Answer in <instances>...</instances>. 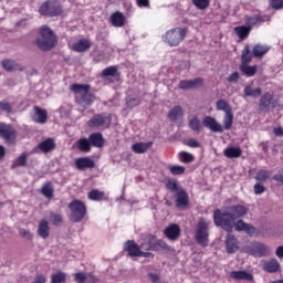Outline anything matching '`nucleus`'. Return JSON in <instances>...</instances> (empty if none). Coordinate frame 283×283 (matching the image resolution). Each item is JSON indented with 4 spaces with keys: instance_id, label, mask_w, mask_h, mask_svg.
Returning <instances> with one entry per match:
<instances>
[{
    "instance_id": "obj_63",
    "label": "nucleus",
    "mask_w": 283,
    "mask_h": 283,
    "mask_svg": "<svg viewBox=\"0 0 283 283\" xmlns=\"http://www.w3.org/2000/svg\"><path fill=\"white\" fill-rule=\"evenodd\" d=\"M264 191H266V188H264V186H262V184H255L254 185L255 196H260L261 193H264Z\"/></svg>"
},
{
    "instance_id": "obj_24",
    "label": "nucleus",
    "mask_w": 283,
    "mask_h": 283,
    "mask_svg": "<svg viewBox=\"0 0 283 283\" xmlns=\"http://www.w3.org/2000/svg\"><path fill=\"white\" fill-rule=\"evenodd\" d=\"M240 249V243L234 235L228 234L226 239V251L227 253H235Z\"/></svg>"
},
{
    "instance_id": "obj_30",
    "label": "nucleus",
    "mask_w": 283,
    "mask_h": 283,
    "mask_svg": "<svg viewBox=\"0 0 283 283\" xmlns=\"http://www.w3.org/2000/svg\"><path fill=\"white\" fill-rule=\"evenodd\" d=\"M230 277H232V280H247V282H253V274L247 272V271H232L230 273Z\"/></svg>"
},
{
    "instance_id": "obj_64",
    "label": "nucleus",
    "mask_w": 283,
    "mask_h": 283,
    "mask_svg": "<svg viewBox=\"0 0 283 283\" xmlns=\"http://www.w3.org/2000/svg\"><path fill=\"white\" fill-rule=\"evenodd\" d=\"M98 279L93 273H86V279L84 283H97Z\"/></svg>"
},
{
    "instance_id": "obj_11",
    "label": "nucleus",
    "mask_w": 283,
    "mask_h": 283,
    "mask_svg": "<svg viewBox=\"0 0 283 283\" xmlns=\"http://www.w3.org/2000/svg\"><path fill=\"white\" fill-rule=\"evenodd\" d=\"M202 125L214 134H222L224 132V127H222V124L218 123V120H216V118L211 116L203 117Z\"/></svg>"
},
{
    "instance_id": "obj_44",
    "label": "nucleus",
    "mask_w": 283,
    "mask_h": 283,
    "mask_svg": "<svg viewBox=\"0 0 283 283\" xmlns=\"http://www.w3.org/2000/svg\"><path fill=\"white\" fill-rule=\"evenodd\" d=\"M67 274L63 271H57L51 275V283H65Z\"/></svg>"
},
{
    "instance_id": "obj_47",
    "label": "nucleus",
    "mask_w": 283,
    "mask_h": 283,
    "mask_svg": "<svg viewBox=\"0 0 283 283\" xmlns=\"http://www.w3.org/2000/svg\"><path fill=\"white\" fill-rule=\"evenodd\" d=\"M188 127L192 129V132H197L200 134L202 132V124H200V119L198 117H193L192 119L189 120Z\"/></svg>"
},
{
    "instance_id": "obj_45",
    "label": "nucleus",
    "mask_w": 283,
    "mask_h": 283,
    "mask_svg": "<svg viewBox=\"0 0 283 283\" xmlns=\"http://www.w3.org/2000/svg\"><path fill=\"white\" fill-rule=\"evenodd\" d=\"M234 32L239 36V39H247V36L251 34V27H237L234 28Z\"/></svg>"
},
{
    "instance_id": "obj_25",
    "label": "nucleus",
    "mask_w": 283,
    "mask_h": 283,
    "mask_svg": "<svg viewBox=\"0 0 283 283\" xmlns=\"http://www.w3.org/2000/svg\"><path fill=\"white\" fill-rule=\"evenodd\" d=\"M182 116H185L182 106L176 105L169 111L167 118L170 120V123H177L178 118H182Z\"/></svg>"
},
{
    "instance_id": "obj_21",
    "label": "nucleus",
    "mask_w": 283,
    "mask_h": 283,
    "mask_svg": "<svg viewBox=\"0 0 283 283\" xmlns=\"http://www.w3.org/2000/svg\"><path fill=\"white\" fill-rule=\"evenodd\" d=\"M36 234L42 238V240H48L50 238V222H48V220H40Z\"/></svg>"
},
{
    "instance_id": "obj_41",
    "label": "nucleus",
    "mask_w": 283,
    "mask_h": 283,
    "mask_svg": "<svg viewBox=\"0 0 283 283\" xmlns=\"http://www.w3.org/2000/svg\"><path fill=\"white\" fill-rule=\"evenodd\" d=\"M28 165V154H21L17 159L13 160L11 169H17V167H25Z\"/></svg>"
},
{
    "instance_id": "obj_60",
    "label": "nucleus",
    "mask_w": 283,
    "mask_h": 283,
    "mask_svg": "<svg viewBox=\"0 0 283 283\" xmlns=\"http://www.w3.org/2000/svg\"><path fill=\"white\" fill-rule=\"evenodd\" d=\"M270 6L273 8V10H282L283 0H271Z\"/></svg>"
},
{
    "instance_id": "obj_7",
    "label": "nucleus",
    "mask_w": 283,
    "mask_h": 283,
    "mask_svg": "<svg viewBox=\"0 0 283 283\" xmlns=\"http://www.w3.org/2000/svg\"><path fill=\"white\" fill-rule=\"evenodd\" d=\"M195 240L199 247H209V223L205 219H200L197 224Z\"/></svg>"
},
{
    "instance_id": "obj_43",
    "label": "nucleus",
    "mask_w": 283,
    "mask_h": 283,
    "mask_svg": "<svg viewBox=\"0 0 283 283\" xmlns=\"http://www.w3.org/2000/svg\"><path fill=\"white\" fill-rule=\"evenodd\" d=\"M253 61V55H251V50L245 46L241 55V65H249Z\"/></svg>"
},
{
    "instance_id": "obj_35",
    "label": "nucleus",
    "mask_w": 283,
    "mask_h": 283,
    "mask_svg": "<svg viewBox=\"0 0 283 283\" xmlns=\"http://www.w3.org/2000/svg\"><path fill=\"white\" fill-rule=\"evenodd\" d=\"M151 145H154V143L151 142H148V143H136V144H133L132 145V150L135 153V154H145L149 147H151Z\"/></svg>"
},
{
    "instance_id": "obj_39",
    "label": "nucleus",
    "mask_w": 283,
    "mask_h": 283,
    "mask_svg": "<svg viewBox=\"0 0 283 283\" xmlns=\"http://www.w3.org/2000/svg\"><path fill=\"white\" fill-rule=\"evenodd\" d=\"M216 109L217 112H224V114H229V112H233V108L231 107V105H229V102L227 99L217 101Z\"/></svg>"
},
{
    "instance_id": "obj_56",
    "label": "nucleus",
    "mask_w": 283,
    "mask_h": 283,
    "mask_svg": "<svg viewBox=\"0 0 283 283\" xmlns=\"http://www.w3.org/2000/svg\"><path fill=\"white\" fill-rule=\"evenodd\" d=\"M0 111L6 114H11L12 105L8 101H0Z\"/></svg>"
},
{
    "instance_id": "obj_59",
    "label": "nucleus",
    "mask_w": 283,
    "mask_h": 283,
    "mask_svg": "<svg viewBox=\"0 0 283 283\" xmlns=\"http://www.w3.org/2000/svg\"><path fill=\"white\" fill-rule=\"evenodd\" d=\"M19 233H20L21 238H24L25 240H32V232H30V230L20 228Z\"/></svg>"
},
{
    "instance_id": "obj_46",
    "label": "nucleus",
    "mask_w": 283,
    "mask_h": 283,
    "mask_svg": "<svg viewBox=\"0 0 283 283\" xmlns=\"http://www.w3.org/2000/svg\"><path fill=\"white\" fill-rule=\"evenodd\" d=\"M223 127L227 130H229V129H231V127H233V111H230L229 113H224Z\"/></svg>"
},
{
    "instance_id": "obj_5",
    "label": "nucleus",
    "mask_w": 283,
    "mask_h": 283,
    "mask_svg": "<svg viewBox=\"0 0 283 283\" xmlns=\"http://www.w3.org/2000/svg\"><path fill=\"white\" fill-rule=\"evenodd\" d=\"M39 13L42 17H61L63 7L57 0H48L40 6Z\"/></svg>"
},
{
    "instance_id": "obj_8",
    "label": "nucleus",
    "mask_w": 283,
    "mask_h": 283,
    "mask_svg": "<svg viewBox=\"0 0 283 283\" xmlns=\"http://www.w3.org/2000/svg\"><path fill=\"white\" fill-rule=\"evenodd\" d=\"M109 125H112V115L107 113L95 114L87 122V127L91 129H97L98 127H102V129H109Z\"/></svg>"
},
{
    "instance_id": "obj_9",
    "label": "nucleus",
    "mask_w": 283,
    "mask_h": 283,
    "mask_svg": "<svg viewBox=\"0 0 283 283\" xmlns=\"http://www.w3.org/2000/svg\"><path fill=\"white\" fill-rule=\"evenodd\" d=\"M0 138H3L9 145H12L14 140H17V130H14V127L11 125L0 123Z\"/></svg>"
},
{
    "instance_id": "obj_28",
    "label": "nucleus",
    "mask_w": 283,
    "mask_h": 283,
    "mask_svg": "<svg viewBox=\"0 0 283 283\" xmlns=\"http://www.w3.org/2000/svg\"><path fill=\"white\" fill-rule=\"evenodd\" d=\"M92 48V42L87 39H81L76 43L72 45V50L74 52L83 53L87 52Z\"/></svg>"
},
{
    "instance_id": "obj_2",
    "label": "nucleus",
    "mask_w": 283,
    "mask_h": 283,
    "mask_svg": "<svg viewBox=\"0 0 283 283\" xmlns=\"http://www.w3.org/2000/svg\"><path fill=\"white\" fill-rule=\"evenodd\" d=\"M71 92L75 94V103L83 109H87L96 101V96L90 92L88 84H72Z\"/></svg>"
},
{
    "instance_id": "obj_48",
    "label": "nucleus",
    "mask_w": 283,
    "mask_h": 283,
    "mask_svg": "<svg viewBox=\"0 0 283 283\" xmlns=\"http://www.w3.org/2000/svg\"><path fill=\"white\" fill-rule=\"evenodd\" d=\"M259 182H266L271 178V172L269 170L260 169L254 177Z\"/></svg>"
},
{
    "instance_id": "obj_14",
    "label": "nucleus",
    "mask_w": 283,
    "mask_h": 283,
    "mask_svg": "<svg viewBox=\"0 0 283 283\" xmlns=\"http://www.w3.org/2000/svg\"><path fill=\"white\" fill-rule=\"evenodd\" d=\"M75 167L77 171H85L87 169H94L96 163L90 157H80L75 159Z\"/></svg>"
},
{
    "instance_id": "obj_50",
    "label": "nucleus",
    "mask_w": 283,
    "mask_h": 283,
    "mask_svg": "<svg viewBox=\"0 0 283 283\" xmlns=\"http://www.w3.org/2000/svg\"><path fill=\"white\" fill-rule=\"evenodd\" d=\"M166 188L168 189V190H170V192L171 193H177V192H179L180 191V189H182V186H179L178 185V181H176V180H168L167 182H166Z\"/></svg>"
},
{
    "instance_id": "obj_51",
    "label": "nucleus",
    "mask_w": 283,
    "mask_h": 283,
    "mask_svg": "<svg viewBox=\"0 0 283 283\" xmlns=\"http://www.w3.org/2000/svg\"><path fill=\"white\" fill-rule=\"evenodd\" d=\"M118 74V66H108L102 71V76H116Z\"/></svg>"
},
{
    "instance_id": "obj_16",
    "label": "nucleus",
    "mask_w": 283,
    "mask_h": 283,
    "mask_svg": "<svg viewBox=\"0 0 283 283\" xmlns=\"http://www.w3.org/2000/svg\"><path fill=\"white\" fill-rule=\"evenodd\" d=\"M234 220H238L239 218H244L248 213L247 207L242 205L231 206L228 207L226 210Z\"/></svg>"
},
{
    "instance_id": "obj_37",
    "label": "nucleus",
    "mask_w": 283,
    "mask_h": 283,
    "mask_svg": "<svg viewBox=\"0 0 283 283\" xmlns=\"http://www.w3.org/2000/svg\"><path fill=\"white\" fill-rule=\"evenodd\" d=\"M226 158H240L242 156V148L240 147H228L223 150Z\"/></svg>"
},
{
    "instance_id": "obj_38",
    "label": "nucleus",
    "mask_w": 283,
    "mask_h": 283,
    "mask_svg": "<svg viewBox=\"0 0 283 283\" xmlns=\"http://www.w3.org/2000/svg\"><path fill=\"white\" fill-rule=\"evenodd\" d=\"M248 28H253L254 25H262L264 23V18L260 14H254L251 17H247L245 19Z\"/></svg>"
},
{
    "instance_id": "obj_19",
    "label": "nucleus",
    "mask_w": 283,
    "mask_h": 283,
    "mask_svg": "<svg viewBox=\"0 0 283 283\" xmlns=\"http://www.w3.org/2000/svg\"><path fill=\"white\" fill-rule=\"evenodd\" d=\"M3 70L6 72H24L25 66H22L21 64L17 63L14 60H2L1 63Z\"/></svg>"
},
{
    "instance_id": "obj_34",
    "label": "nucleus",
    "mask_w": 283,
    "mask_h": 283,
    "mask_svg": "<svg viewBox=\"0 0 283 283\" xmlns=\"http://www.w3.org/2000/svg\"><path fill=\"white\" fill-rule=\"evenodd\" d=\"M76 147L80 151L84 153V154H90V151H92V144L90 143L88 138H80L76 142Z\"/></svg>"
},
{
    "instance_id": "obj_58",
    "label": "nucleus",
    "mask_w": 283,
    "mask_h": 283,
    "mask_svg": "<svg viewBox=\"0 0 283 283\" xmlns=\"http://www.w3.org/2000/svg\"><path fill=\"white\" fill-rule=\"evenodd\" d=\"M87 273L77 272L74 274V282L76 283H85Z\"/></svg>"
},
{
    "instance_id": "obj_42",
    "label": "nucleus",
    "mask_w": 283,
    "mask_h": 283,
    "mask_svg": "<svg viewBox=\"0 0 283 283\" xmlns=\"http://www.w3.org/2000/svg\"><path fill=\"white\" fill-rule=\"evenodd\" d=\"M270 48L266 45H262V44H255L253 46L252 53L253 56L258 57H262L264 54H266V52H269Z\"/></svg>"
},
{
    "instance_id": "obj_49",
    "label": "nucleus",
    "mask_w": 283,
    "mask_h": 283,
    "mask_svg": "<svg viewBox=\"0 0 283 283\" xmlns=\"http://www.w3.org/2000/svg\"><path fill=\"white\" fill-rule=\"evenodd\" d=\"M156 249H161V251H166V253H171V251H174V248L163 239H156Z\"/></svg>"
},
{
    "instance_id": "obj_27",
    "label": "nucleus",
    "mask_w": 283,
    "mask_h": 283,
    "mask_svg": "<svg viewBox=\"0 0 283 283\" xmlns=\"http://www.w3.org/2000/svg\"><path fill=\"white\" fill-rule=\"evenodd\" d=\"M263 270L266 271V273H277L282 265L280 264V261L277 259H271L263 263Z\"/></svg>"
},
{
    "instance_id": "obj_32",
    "label": "nucleus",
    "mask_w": 283,
    "mask_h": 283,
    "mask_svg": "<svg viewBox=\"0 0 283 283\" xmlns=\"http://www.w3.org/2000/svg\"><path fill=\"white\" fill-rule=\"evenodd\" d=\"M40 193H42L46 200H52V198H54V185H52V181L45 182L42 186Z\"/></svg>"
},
{
    "instance_id": "obj_26",
    "label": "nucleus",
    "mask_w": 283,
    "mask_h": 283,
    "mask_svg": "<svg viewBox=\"0 0 283 283\" xmlns=\"http://www.w3.org/2000/svg\"><path fill=\"white\" fill-rule=\"evenodd\" d=\"M34 112L35 113L32 116V120H34V123H40L41 125H44V123H48V111L46 109L35 106Z\"/></svg>"
},
{
    "instance_id": "obj_4",
    "label": "nucleus",
    "mask_w": 283,
    "mask_h": 283,
    "mask_svg": "<svg viewBox=\"0 0 283 283\" xmlns=\"http://www.w3.org/2000/svg\"><path fill=\"white\" fill-rule=\"evenodd\" d=\"M185 36H187V29L175 28L168 30L166 34L163 36V41L167 43L170 48H176L185 41Z\"/></svg>"
},
{
    "instance_id": "obj_57",
    "label": "nucleus",
    "mask_w": 283,
    "mask_h": 283,
    "mask_svg": "<svg viewBox=\"0 0 283 283\" xmlns=\"http://www.w3.org/2000/svg\"><path fill=\"white\" fill-rule=\"evenodd\" d=\"M126 105L129 109H134V107H138V105H140V99L136 97L128 98L126 99Z\"/></svg>"
},
{
    "instance_id": "obj_10",
    "label": "nucleus",
    "mask_w": 283,
    "mask_h": 283,
    "mask_svg": "<svg viewBox=\"0 0 283 283\" xmlns=\"http://www.w3.org/2000/svg\"><path fill=\"white\" fill-rule=\"evenodd\" d=\"M253 258H266L272 253L271 247L264 243H253L250 250Z\"/></svg>"
},
{
    "instance_id": "obj_61",
    "label": "nucleus",
    "mask_w": 283,
    "mask_h": 283,
    "mask_svg": "<svg viewBox=\"0 0 283 283\" xmlns=\"http://www.w3.org/2000/svg\"><path fill=\"white\" fill-rule=\"evenodd\" d=\"M187 147H192L193 149H198L200 147V142L196 140L195 138H189L186 142Z\"/></svg>"
},
{
    "instance_id": "obj_6",
    "label": "nucleus",
    "mask_w": 283,
    "mask_h": 283,
    "mask_svg": "<svg viewBox=\"0 0 283 283\" xmlns=\"http://www.w3.org/2000/svg\"><path fill=\"white\" fill-rule=\"evenodd\" d=\"M71 222H81L87 216V207L81 200H73L69 203Z\"/></svg>"
},
{
    "instance_id": "obj_40",
    "label": "nucleus",
    "mask_w": 283,
    "mask_h": 283,
    "mask_svg": "<svg viewBox=\"0 0 283 283\" xmlns=\"http://www.w3.org/2000/svg\"><path fill=\"white\" fill-rule=\"evenodd\" d=\"M240 71L244 76L251 77V76H255V74L258 73V66L256 65L249 66V64H241Z\"/></svg>"
},
{
    "instance_id": "obj_53",
    "label": "nucleus",
    "mask_w": 283,
    "mask_h": 283,
    "mask_svg": "<svg viewBox=\"0 0 283 283\" xmlns=\"http://www.w3.org/2000/svg\"><path fill=\"white\" fill-rule=\"evenodd\" d=\"M168 169L172 176H182L185 174V166H170Z\"/></svg>"
},
{
    "instance_id": "obj_36",
    "label": "nucleus",
    "mask_w": 283,
    "mask_h": 283,
    "mask_svg": "<svg viewBox=\"0 0 283 283\" xmlns=\"http://www.w3.org/2000/svg\"><path fill=\"white\" fill-rule=\"evenodd\" d=\"M88 200H93L95 202H101L103 200H106L105 198V191H101L98 189H93L87 193Z\"/></svg>"
},
{
    "instance_id": "obj_31",
    "label": "nucleus",
    "mask_w": 283,
    "mask_h": 283,
    "mask_svg": "<svg viewBox=\"0 0 283 283\" xmlns=\"http://www.w3.org/2000/svg\"><path fill=\"white\" fill-rule=\"evenodd\" d=\"M38 148L41 149L43 154H49V151H53V149H56V143H54L53 138H48L41 142L38 145Z\"/></svg>"
},
{
    "instance_id": "obj_12",
    "label": "nucleus",
    "mask_w": 283,
    "mask_h": 283,
    "mask_svg": "<svg viewBox=\"0 0 283 283\" xmlns=\"http://www.w3.org/2000/svg\"><path fill=\"white\" fill-rule=\"evenodd\" d=\"M180 233H181L180 226L176 223L169 224L164 230L165 238H167V240H170V242H178L180 238Z\"/></svg>"
},
{
    "instance_id": "obj_55",
    "label": "nucleus",
    "mask_w": 283,
    "mask_h": 283,
    "mask_svg": "<svg viewBox=\"0 0 283 283\" xmlns=\"http://www.w3.org/2000/svg\"><path fill=\"white\" fill-rule=\"evenodd\" d=\"M50 218H51V222L54 227H59V224H63V216L56 214V213H51Z\"/></svg>"
},
{
    "instance_id": "obj_18",
    "label": "nucleus",
    "mask_w": 283,
    "mask_h": 283,
    "mask_svg": "<svg viewBox=\"0 0 283 283\" xmlns=\"http://www.w3.org/2000/svg\"><path fill=\"white\" fill-rule=\"evenodd\" d=\"M262 96L261 87H253V84H247L243 88V98H260Z\"/></svg>"
},
{
    "instance_id": "obj_13",
    "label": "nucleus",
    "mask_w": 283,
    "mask_h": 283,
    "mask_svg": "<svg viewBox=\"0 0 283 283\" xmlns=\"http://www.w3.org/2000/svg\"><path fill=\"white\" fill-rule=\"evenodd\" d=\"M205 85L202 77H196L193 80H182L179 82V90H198Z\"/></svg>"
},
{
    "instance_id": "obj_52",
    "label": "nucleus",
    "mask_w": 283,
    "mask_h": 283,
    "mask_svg": "<svg viewBox=\"0 0 283 283\" xmlns=\"http://www.w3.org/2000/svg\"><path fill=\"white\" fill-rule=\"evenodd\" d=\"M192 6L197 8V10H207L210 6L209 0H192Z\"/></svg>"
},
{
    "instance_id": "obj_3",
    "label": "nucleus",
    "mask_w": 283,
    "mask_h": 283,
    "mask_svg": "<svg viewBox=\"0 0 283 283\" xmlns=\"http://www.w3.org/2000/svg\"><path fill=\"white\" fill-rule=\"evenodd\" d=\"M213 222L216 227H221V229H223V231H228V233L233 232L235 227V220L227 210L224 212L219 209L214 210Z\"/></svg>"
},
{
    "instance_id": "obj_1",
    "label": "nucleus",
    "mask_w": 283,
    "mask_h": 283,
    "mask_svg": "<svg viewBox=\"0 0 283 283\" xmlns=\"http://www.w3.org/2000/svg\"><path fill=\"white\" fill-rule=\"evenodd\" d=\"M39 38L34 43L42 52H50L59 43V38L54 31L48 25H42L39 30Z\"/></svg>"
},
{
    "instance_id": "obj_17",
    "label": "nucleus",
    "mask_w": 283,
    "mask_h": 283,
    "mask_svg": "<svg viewBox=\"0 0 283 283\" xmlns=\"http://www.w3.org/2000/svg\"><path fill=\"white\" fill-rule=\"evenodd\" d=\"M140 245H138V243H136L134 240H127L124 243V251L128 253L129 258H138L140 254Z\"/></svg>"
},
{
    "instance_id": "obj_29",
    "label": "nucleus",
    "mask_w": 283,
    "mask_h": 283,
    "mask_svg": "<svg viewBox=\"0 0 283 283\" xmlns=\"http://www.w3.org/2000/svg\"><path fill=\"white\" fill-rule=\"evenodd\" d=\"M234 229L235 231H245L249 235H251V233H255V228L244 222L242 219L234 221Z\"/></svg>"
},
{
    "instance_id": "obj_23",
    "label": "nucleus",
    "mask_w": 283,
    "mask_h": 283,
    "mask_svg": "<svg viewBox=\"0 0 283 283\" xmlns=\"http://www.w3.org/2000/svg\"><path fill=\"white\" fill-rule=\"evenodd\" d=\"M88 142L91 143V147H96L101 149L105 147V137H103L102 133H93L88 136Z\"/></svg>"
},
{
    "instance_id": "obj_20",
    "label": "nucleus",
    "mask_w": 283,
    "mask_h": 283,
    "mask_svg": "<svg viewBox=\"0 0 283 283\" xmlns=\"http://www.w3.org/2000/svg\"><path fill=\"white\" fill-rule=\"evenodd\" d=\"M176 198V207L178 209H181V207H187L189 205V195L187 193V190L185 188L179 189L177 193H175Z\"/></svg>"
},
{
    "instance_id": "obj_54",
    "label": "nucleus",
    "mask_w": 283,
    "mask_h": 283,
    "mask_svg": "<svg viewBox=\"0 0 283 283\" xmlns=\"http://www.w3.org/2000/svg\"><path fill=\"white\" fill-rule=\"evenodd\" d=\"M179 156L181 158V163H185V164L193 163L195 160L193 156L187 151H181Z\"/></svg>"
},
{
    "instance_id": "obj_62",
    "label": "nucleus",
    "mask_w": 283,
    "mask_h": 283,
    "mask_svg": "<svg viewBox=\"0 0 283 283\" xmlns=\"http://www.w3.org/2000/svg\"><path fill=\"white\" fill-rule=\"evenodd\" d=\"M240 81V73L233 72L228 76V83H238Z\"/></svg>"
},
{
    "instance_id": "obj_33",
    "label": "nucleus",
    "mask_w": 283,
    "mask_h": 283,
    "mask_svg": "<svg viewBox=\"0 0 283 283\" xmlns=\"http://www.w3.org/2000/svg\"><path fill=\"white\" fill-rule=\"evenodd\" d=\"M111 23L114 28H123L125 25V15L123 12L117 11L111 15Z\"/></svg>"
},
{
    "instance_id": "obj_15",
    "label": "nucleus",
    "mask_w": 283,
    "mask_h": 283,
    "mask_svg": "<svg viewBox=\"0 0 283 283\" xmlns=\"http://www.w3.org/2000/svg\"><path fill=\"white\" fill-rule=\"evenodd\" d=\"M156 240H157L156 235L147 234L146 237L142 238V242L139 247L144 251H158V248H156Z\"/></svg>"
},
{
    "instance_id": "obj_22",
    "label": "nucleus",
    "mask_w": 283,
    "mask_h": 283,
    "mask_svg": "<svg viewBox=\"0 0 283 283\" xmlns=\"http://www.w3.org/2000/svg\"><path fill=\"white\" fill-rule=\"evenodd\" d=\"M271 105H273V94L271 93L263 94L259 103L260 112H269V109L271 108Z\"/></svg>"
}]
</instances>
